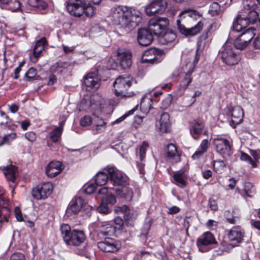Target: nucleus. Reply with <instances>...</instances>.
<instances>
[{
	"label": "nucleus",
	"instance_id": "nucleus-1",
	"mask_svg": "<svg viewBox=\"0 0 260 260\" xmlns=\"http://www.w3.org/2000/svg\"><path fill=\"white\" fill-rule=\"evenodd\" d=\"M200 14L194 10L185 9L179 14L176 21L178 30L186 37L193 36L200 32L203 29V23L198 21L194 26L187 28L185 25L189 26L200 18Z\"/></svg>",
	"mask_w": 260,
	"mask_h": 260
},
{
	"label": "nucleus",
	"instance_id": "nucleus-2",
	"mask_svg": "<svg viewBox=\"0 0 260 260\" xmlns=\"http://www.w3.org/2000/svg\"><path fill=\"white\" fill-rule=\"evenodd\" d=\"M110 17L113 23L118 28L125 29L126 31L130 30L132 20L128 7L122 5L113 7L111 10Z\"/></svg>",
	"mask_w": 260,
	"mask_h": 260
},
{
	"label": "nucleus",
	"instance_id": "nucleus-3",
	"mask_svg": "<svg viewBox=\"0 0 260 260\" xmlns=\"http://www.w3.org/2000/svg\"><path fill=\"white\" fill-rule=\"evenodd\" d=\"M61 237L68 245L78 246L85 240L84 233L81 231L71 230L69 225L64 224L60 226Z\"/></svg>",
	"mask_w": 260,
	"mask_h": 260
},
{
	"label": "nucleus",
	"instance_id": "nucleus-4",
	"mask_svg": "<svg viewBox=\"0 0 260 260\" xmlns=\"http://www.w3.org/2000/svg\"><path fill=\"white\" fill-rule=\"evenodd\" d=\"M135 80L130 76H120L113 83L114 92L117 96L121 97H131L134 92L128 91L129 88L134 83Z\"/></svg>",
	"mask_w": 260,
	"mask_h": 260
},
{
	"label": "nucleus",
	"instance_id": "nucleus-5",
	"mask_svg": "<svg viewBox=\"0 0 260 260\" xmlns=\"http://www.w3.org/2000/svg\"><path fill=\"white\" fill-rule=\"evenodd\" d=\"M220 54L222 61L228 66H234L240 60V54L235 52L232 43L227 41L222 47Z\"/></svg>",
	"mask_w": 260,
	"mask_h": 260
},
{
	"label": "nucleus",
	"instance_id": "nucleus-6",
	"mask_svg": "<svg viewBox=\"0 0 260 260\" xmlns=\"http://www.w3.org/2000/svg\"><path fill=\"white\" fill-rule=\"evenodd\" d=\"M258 18L257 13L253 10L248 11L247 16L239 15L233 22V29L235 31H240L249 23H254Z\"/></svg>",
	"mask_w": 260,
	"mask_h": 260
},
{
	"label": "nucleus",
	"instance_id": "nucleus-7",
	"mask_svg": "<svg viewBox=\"0 0 260 260\" xmlns=\"http://www.w3.org/2000/svg\"><path fill=\"white\" fill-rule=\"evenodd\" d=\"M169 25V20L165 17L151 18L148 22V29L153 35L158 37L167 29Z\"/></svg>",
	"mask_w": 260,
	"mask_h": 260
},
{
	"label": "nucleus",
	"instance_id": "nucleus-8",
	"mask_svg": "<svg viewBox=\"0 0 260 260\" xmlns=\"http://www.w3.org/2000/svg\"><path fill=\"white\" fill-rule=\"evenodd\" d=\"M109 176L110 181L114 186H123L127 181V176L114 167H108L105 169Z\"/></svg>",
	"mask_w": 260,
	"mask_h": 260
},
{
	"label": "nucleus",
	"instance_id": "nucleus-9",
	"mask_svg": "<svg viewBox=\"0 0 260 260\" xmlns=\"http://www.w3.org/2000/svg\"><path fill=\"white\" fill-rule=\"evenodd\" d=\"M53 188L51 183H44L32 189V196L37 200L46 199L51 193Z\"/></svg>",
	"mask_w": 260,
	"mask_h": 260
},
{
	"label": "nucleus",
	"instance_id": "nucleus-10",
	"mask_svg": "<svg viewBox=\"0 0 260 260\" xmlns=\"http://www.w3.org/2000/svg\"><path fill=\"white\" fill-rule=\"evenodd\" d=\"M216 151L223 156H230L231 154V146L228 140L218 137L213 140Z\"/></svg>",
	"mask_w": 260,
	"mask_h": 260
},
{
	"label": "nucleus",
	"instance_id": "nucleus-11",
	"mask_svg": "<svg viewBox=\"0 0 260 260\" xmlns=\"http://www.w3.org/2000/svg\"><path fill=\"white\" fill-rule=\"evenodd\" d=\"M226 113L232 118L230 125L233 127H235L242 121L244 114L242 109L240 106L229 107L226 109Z\"/></svg>",
	"mask_w": 260,
	"mask_h": 260
},
{
	"label": "nucleus",
	"instance_id": "nucleus-12",
	"mask_svg": "<svg viewBox=\"0 0 260 260\" xmlns=\"http://www.w3.org/2000/svg\"><path fill=\"white\" fill-rule=\"evenodd\" d=\"M167 7L166 0H154L146 7V13L151 16L155 14H161Z\"/></svg>",
	"mask_w": 260,
	"mask_h": 260
},
{
	"label": "nucleus",
	"instance_id": "nucleus-13",
	"mask_svg": "<svg viewBox=\"0 0 260 260\" xmlns=\"http://www.w3.org/2000/svg\"><path fill=\"white\" fill-rule=\"evenodd\" d=\"M200 58V55L198 54V50L196 51V56L194 57L193 62L186 64L184 69V71H186L185 75L182 81L181 86L183 89H186L188 85L192 81V78L191 75L193 71V69L198 62Z\"/></svg>",
	"mask_w": 260,
	"mask_h": 260
},
{
	"label": "nucleus",
	"instance_id": "nucleus-14",
	"mask_svg": "<svg viewBox=\"0 0 260 260\" xmlns=\"http://www.w3.org/2000/svg\"><path fill=\"white\" fill-rule=\"evenodd\" d=\"M101 77L96 71L87 74L84 77V85L87 90L96 89L100 86Z\"/></svg>",
	"mask_w": 260,
	"mask_h": 260
},
{
	"label": "nucleus",
	"instance_id": "nucleus-15",
	"mask_svg": "<svg viewBox=\"0 0 260 260\" xmlns=\"http://www.w3.org/2000/svg\"><path fill=\"white\" fill-rule=\"evenodd\" d=\"M84 0H70L67 6L68 12L76 17H80L84 13Z\"/></svg>",
	"mask_w": 260,
	"mask_h": 260
},
{
	"label": "nucleus",
	"instance_id": "nucleus-16",
	"mask_svg": "<svg viewBox=\"0 0 260 260\" xmlns=\"http://www.w3.org/2000/svg\"><path fill=\"white\" fill-rule=\"evenodd\" d=\"M217 242L214 235L210 232H206L197 239V244L199 250L204 252L205 248L209 245L216 244Z\"/></svg>",
	"mask_w": 260,
	"mask_h": 260
},
{
	"label": "nucleus",
	"instance_id": "nucleus-17",
	"mask_svg": "<svg viewBox=\"0 0 260 260\" xmlns=\"http://www.w3.org/2000/svg\"><path fill=\"white\" fill-rule=\"evenodd\" d=\"M98 247L105 252H114L120 247L119 243L115 239L107 237L104 241L98 243Z\"/></svg>",
	"mask_w": 260,
	"mask_h": 260
},
{
	"label": "nucleus",
	"instance_id": "nucleus-18",
	"mask_svg": "<svg viewBox=\"0 0 260 260\" xmlns=\"http://www.w3.org/2000/svg\"><path fill=\"white\" fill-rule=\"evenodd\" d=\"M161 60V55L155 48H150L145 51L142 57L143 63H156Z\"/></svg>",
	"mask_w": 260,
	"mask_h": 260
},
{
	"label": "nucleus",
	"instance_id": "nucleus-19",
	"mask_svg": "<svg viewBox=\"0 0 260 260\" xmlns=\"http://www.w3.org/2000/svg\"><path fill=\"white\" fill-rule=\"evenodd\" d=\"M137 39L140 45L147 46L152 42L153 35L148 28H141L138 32Z\"/></svg>",
	"mask_w": 260,
	"mask_h": 260
},
{
	"label": "nucleus",
	"instance_id": "nucleus-20",
	"mask_svg": "<svg viewBox=\"0 0 260 260\" xmlns=\"http://www.w3.org/2000/svg\"><path fill=\"white\" fill-rule=\"evenodd\" d=\"M84 205L85 206V202L82 198H75L70 203L66 211L67 214L68 215L75 214L79 212Z\"/></svg>",
	"mask_w": 260,
	"mask_h": 260
},
{
	"label": "nucleus",
	"instance_id": "nucleus-21",
	"mask_svg": "<svg viewBox=\"0 0 260 260\" xmlns=\"http://www.w3.org/2000/svg\"><path fill=\"white\" fill-rule=\"evenodd\" d=\"M62 169L61 162L51 161L46 166L45 172L48 177L52 178L57 175Z\"/></svg>",
	"mask_w": 260,
	"mask_h": 260
},
{
	"label": "nucleus",
	"instance_id": "nucleus-22",
	"mask_svg": "<svg viewBox=\"0 0 260 260\" xmlns=\"http://www.w3.org/2000/svg\"><path fill=\"white\" fill-rule=\"evenodd\" d=\"M159 131L162 133H168L170 129V116L168 113H162L159 121L156 123Z\"/></svg>",
	"mask_w": 260,
	"mask_h": 260
},
{
	"label": "nucleus",
	"instance_id": "nucleus-23",
	"mask_svg": "<svg viewBox=\"0 0 260 260\" xmlns=\"http://www.w3.org/2000/svg\"><path fill=\"white\" fill-rule=\"evenodd\" d=\"M117 59L123 69L129 68L132 64V54L130 52H122L117 53Z\"/></svg>",
	"mask_w": 260,
	"mask_h": 260
},
{
	"label": "nucleus",
	"instance_id": "nucleus-24",
	"mask_svg": "<svg viewBox=\"0 0 260 260\" xmlns=\"http://www.w3.org/2000/svg\"><path fill=\"white\" fill-rule=\"evenodd\" d=\"M92 132L95 134L102 133L106 130L107 123L105 121L99 117L92 119Z\"/></svg>",
	"mask_w": 260,
	"mask_h": 260
},
{
	"label": "nucleus",
	"instance_id": "nucleus-25",
	"mask_svg": "<svg viewBox=\"0 0 260 260\" xmlns=\"http://www.w3.org/2000/svg\"><path fill=\"white\" fill-rule=\"evenodd\" d=\"M205 125L200 121L194 120L191 125L190 132L194 139H197L198 136L202 134Z\"/></svg>",
	"mask_w": 260,
	"mask_h": 260
},
{
	"label": "nucleus",
	"instance_id": "nucleus-26",
	"mask_svg": "<svg viewBox=\"0 0 260 260\" xmlns=\"http://www.w3.org/2000/svg\"><path fill=\"white\" fill-rule=\"evenodd\" d=\"M167 157L168 159L172 162H176L179 161V155L177 152L176 147L174 144H170L168 145Z\"/></svg>",
	"mask_w": 260,
	"mask_h": 260
},
{
	"label": "nucleus",
	"instance_id": "nucleus-27",
	"mask_svg": "<svg viewBox=\"0 0 260 260\" xmlns=\"http://www.w3.org/2000/svg\"><path fill=\"white\" fill-rule=\"evenodd\" d=\"M149 94H145L142 98L140 103L141 110L145 113L149 112L152 108V100L149 97Z\"/></svg>",
	"mask_w": 260,
	"mask_h": 260
},
{
	"label": "nucleus",
	"instance_id": "nucleus-28",
	"mask_svg": "<svg viewBox=\"0 0 260 260\" xmlns=\"http://www.w3.org/2000/svg\"><path fill=\"white\" fill-rule=\"evenodd\" d=\"M3 170L7 180L14 182L17 174V168L13 165H10L4 167Z\"/></svg>",
	"mask_w": 260,
	"mask_h": 260
},
{
	"label": "nucleus",
	"instance_id": "nucleus-29",
	"mask_svg": "<svg viewBox=\"0 0 260 260\" xmlns=\"http://www.w3.org/2000/svg\"><path fill=\"white\" fill-rule=\"evenodd\" d=\"M244 232L237 228H233L229 233L228 237L231 241L240 243L243 238Z\"/></svg>",
	"mask_w": 260,
	"mask_h": 260
},
{
	"label": "nucleus",
	"instance_id": "nucleus-30",
	"mask_svg": "<svg viewBox=\"0 0 260 260\" xmlns=\"http://www.w3.org/2000/svg\"><path fill=\"white\" fill-rule=\"evenodd\" d=\"M117 196L121 198H124L127 201H131L133 197V191L132 189L123 187L121 189H117L115 190Z\"/></svg>",
	"mask_w": 260,
	"mask_h": 260
},
{
	"label": "nucleus",
	"instance_id": "nucleus-31",
	"mask_svg": "<svg viewBox=\"0 0 260 260\" xmlns=\"http://www.w3.org/2000/svg\"><path fill=\"white\" fill-rule=\"evenodd\" d=\"M209 148V141L208 139H204L202 141L198 149L192 155L193 159H198L207 152Z\"/></svg>",
	"mask_w": 260,
	"mask_h": 260
},
{
	"label": "nucleus",
	"instance_id": "nucleus-32",
	"mask_svg": "<svg viewBox=\"0 0 260 260\" xmlns=\"http://www.w3.org/2000/svg\"><path fill=\"white\" fill-rule=\"evenodd\" d=\"M69 64L66 62H59L55 63L51 67L52 72L56 74H62L66 72Z\"/></svg>",
	"mask_w": 260,
	"mask_h": 260
},
{
	"label": "nucleus",
	"instance_id": "nucleus-33",
	"mask_svg": "<svg viewBox=\"0 0 260 260\" xmlns=\"http://www.w3.org/2000/svg\"><path fill=\"white\" fill-rule=\"evenodd\" d=\"M108 174L107 172L106 173L104 172H98L94 177L96 184L100 186L105 185L109 178V175Z\"/></svg>",
	"mask_w": 260,
	"mask_h": 260
},
{
	"label": "nucleus",
	"instance_id": "nucleus-34",
	"mask_svg": "<svg viewBox=\"0 0 260 260\" xmlns=\"http://www.w3.org/2000/svg\"><path fill=\"white\" fill-rule=\"evenodd\" d=\"M159 37L163 40L162 41L163 43L167 44L174 41L176 38V35L172 31L166 29Z\"/></svg>",
	"mask_w": 260,
	"mask_h": 260
},
{
	"label": "nucleus",
	"instance_id": "nucleus-35",
	"mask_svg": "<svg viewBox=\"0 0 260 260\" xmlns=\"http://www.w3.org/2000/svg\"><path fill=\"white\" fill-rule=\"evenodd\" d=\"M255 29L252 27L249 28L243 32L239 36L249 44L255 35Z\"/></svg>",
	"mask_w": 260,
	"mask_h": 260
},
{
	"label": "nucleus",
	"instance_id": "nucleus-36",
	"mask_svg": "<svg viewBox=\"0 0 260 260\" xmlns=\"http://www.w3.org/2000/svg\"><path fill=\"white\" fill-rule=\"evenodd\" d=\"M186 175L184 172H176L174 174V180L175 183L180 186H184L186 184Z\"/></svg>",
	"mask_w": 260,
	"mask_h": 260
},
{
	"label": "nucleus",
	"instance_id": "nucleus-37",
	"mask_svg": "<svg viewBox=\"0 0 260 260\" xmlns=\"http://www.w3.org/2000/svg\"><path fill=\"white\" fill-rule=\"evenodd\" d=\"M94 100V96L87 97L83 99L80 103V110H88L92 106V101Z\"/></svg>",
	"mask_w": 260,
	"mask_h": 260
},
{
	"label": "nucleus",
	"instance_id": "nucleus-38",
	"mask_svg": "<svg viewBox=\"0 0 260 260\" xmlns=\"http://www.w3.org/2000/svg\"><path fill=\"white\" fill-rule=\"evenodd\" d=\"M114 212L116 213H122L124 214V218L125 220H128L131 217L129 215V210L127 206L123 205L122 206H116L114 208Z\"/></svg>",
	"mask_w": 260,
	"mask_h": 260
},
{
	"label": "nucleus",
	"instance_id": "nucleus-39",
	"mask_svg": "<svg viewBox=\"0 0 260 260\" xmlns=\"http://www.w3.org/2000/svg\"><path fill=\"white\" fill-rule=\"evenodd\" d=\"M248 45L249 43L246 41H245L240 36H238L235 40L234 47L239 50H243L246 48Z\"/></svg>",
	"mask_w": 260,
	"mask_h": 260
},
{
	"label": "nucleus",
	"instance_id": "nucleus-40",
	"mask_svg": "<svg viewBox=\"0 0 260 260\" xmlns=\"http://www.w3.org/2000/svg\"><path fill=\"white\" fill-rule=\"evenodd\" d=\"M115 228L110 224L103 226L101 230V234L103 236H111L115 232Z\"/></svg>",
	"mask_w": 260,
	"mask_h": 260
},
{
	"label": "nucleus",
	"instance_id": "nucleus-41",
	"mask_svg": "<svg viewBox=\"0 0 260 260\" xmlns=\"http://www.w3.org/2000/svg\"><path fill=\"white\" fill-rule=\"evenodd\" d=\"M28 4L32 7L44 9L47 7V4L42 0H28Z\"/></svg>",
	"mask_w": 260,
	"mask_h": 260
},
{
	"label": "nucleus",
	"instance_id": "nucleus-42",
	"mask_svg": "<svg viewBox=\"0 0 260 260\" xmlns=\"http://www.w3.org/2000/svg\"><path fill=\"white\" fill-rule=\"evenodd\" d=\"M62 131L60 128L55 127L50 133V138L53 142H57L61 137Z\"/></svg>",
	"mask_w": 260,
	"mask_h": 260
},
{
	"label": "nucleus",
	"instance_id": "nucleus-43",
	"mask_svg": "<svg viewBox=\"0 0 260 260\" xmlns=\"http://www.w3.org/2000/svg\"><path fill=\"white\" fill-rule=\"evenodd\" d=\"M240 159L242 161H246L250 164L252 168H256L257 167V162L253 159L249 155L246 153L242 152L241 153Z\"/></svg>",
	"mask_w": 260,
	"mask_h": 260
},
{
	"label": "nucleus",
	"instance_id": "nucleus-44",
	"mask_svg": "<svg viewBox=\"0 0 260 260\" xmlns=\"http://www.w3.org/2000/svg\"><path fill=\"white\" fill-rule=\"evenodd\" d=\"M243 190L245 196L252 197L254 193V189L252 183L246 182L244 184Z\"/></svg>",
	"mask_w": 260,
	"mask_h": 260
},
{
	"label": "nucleus",
	"instance_id": "nucleus-45",
	"mask_svg": "<svg viewBox=\"0 0 260 260\" xmlns=\"http://www.w3.org/2000/svg\"><path fill=\"white\" fill-rule=\"evenodd\" d=\"M10 211L7 207H3L0 209V222H3L8 221V218L10 216Z\"/></svg>",
	"mask_w": 260,
	"mask_h": 260
},
{
	"label": "nucleus",
	"instance_id": "nucleus-46",
	"mask_svg": "<svg viewBox=\"0 0 260 260\" xmlns=\"http://www.w3.org/2000/svg\"><path fill=\"white\" fill-rule=\"evenodd\" d=\"M7 6L8 7V8L13 12L17 11L19 10L22 11L21 9V4L17 0H11Z\"/></svg>",
	"mask_w": 260,
	"mask_h": 260
},
{
	"label": "nucleus",
	"instance_id": "nucleus-47",
	"mask_svg": "<svg viewBox=\"0 0 260 260\" xmlns=\"http://www.w3.org/2000/svg\"><path fill=\"white\" fill-rule=\"evenodd\" d=\"M84 13L87 16H92L95 13V9L94 7L92 6L90 4H86L85 0H84Z\"/></svg>",
	"mask_w": 260,
	"mask_h": 260
},
{
	"label": "nucleus",
	"instance_id": "nucleus-48",
	"mask_svg": "<svg viewBox=\"0 0 260 260\" xmlns=\"http://www.w3.org/2000/svg\"><path fill=\"white\" fill-rule=\"evenodd\" d=\"M148 146V143L147 142H143L140 146L139 150V154L140 160L142 161L144 160Z\"/></svg>",
	"mask_w": 260,
	"mask_h": 260
},
{
	"label": "nucleus",
	"instance_id": "nucleus-49",
	"mask_svg": "<svg viewBox=\"0 0 260 260\" xmlns=\"http://www.w3.org/2000/svg\"><path fill=\"white\" fill-rule=\"evenodd\" d=\"M214 169L218 173H221L225 169V164L222 160H216L214 163Z\"/></svg>",
	"mask_w": 260,
	"mask_h": 260
},
{
	"label": "nucleus",
	"instance_id": "nucleus-50",
	"mask_svg": "<svg viewBox=\"0 0 260 260\" xmlns=\"http://www.w3.org/2000/svg\"><path fill=\"white\" fill-rule=\"evenodd\" d=\"M220 6L217 3H212L209 7V13L212 16H215L218 14L220 10Z\"/></svg>",
	"mask_w": 260,
	"mask_h": 260
},
{
	"label": "nucleus",
	"instance_id": "nucleus-51",
	"mask_svg": "<svg viewBox=\"0 0 260 260\" xmlns=\"http://www.w3.org/2000/svg\"><path fill=\"white\" fill-rule=\"evenodd\" d=\"M98 211L100 213L103 214H108L110 212V210L109 209L107 204L104 202V199L102 200V203L98 208Z\"/></svg>",
	"mask_w": 260,
	"mask_h": 260
},
{
	"label": "nucleus",
	"instance_id": "nucleus-52",
	"mask_svg": "<svg viewBox=\"0 0 260 260\" xmlns=\"http://www.w3.org/2000/svg\"><path fill=\"white\" fill-rule=\"evenodd\" d=\"M16 137V134L14 133H12L8 135H5L3 138V141L0 143V146H2L3 144L9 143L11 142L13 140L15 139Z\"/></svg>",
	"mask_w": 260,
	"mask_h": 260
},
{
	"label": "nucleus",
	"instance_id": "nucleus-53",
	"mask_svg": "<svg viewBox=\"0 0 260 260\" xmlns=\"http://www.w3.org/2000/svg\"><path fill=\"white\" fill-rule=\"evenodd\" d=\"M104 199V202L107 204H114L116 203V200L115 197L112 193L108 194L105 197L102 198V200Z\"/></svg>",
	"mask_w": 260,
	"mask_h": 260
},
{
	"label": "nucleus",
	"instance_id": "nucleus-54",
	"mask_svg": "<svg viewBox=\"0 0 260 260\" xmlns=\"http://www.w3.org/2000/svg\"><path fill=\"white\" fill-rule=\"evenodd\" d=\"M46 43V39L45 38H42L36 42L34 48L37 49L40 51H43L44 49V46Z\"/></svg>",
	"mask_w": 260,
	"mask_h": 260
},
{
	"label": "nucleus",
	"instance_id": "nucleus-55",
	"mask_svg": "<svg viewBox=\"0 0 260 260\" xmlns=\"http://www.w3.org/2000/svg\"><path fill=\"white\" fill-rule=\"evenodd\" d=\"M37 75V70L33 68H30L28 71L25 73V77L30 80L35 78Z\"/></svg>",
	"mask_w": 260,
	"mask_h": 260
},
{
	"label": "nucleus",
	"instance_id": "nucleus-56",
	"mask_svg": "<svg viewBox=\"0 0 260 260\" xmlns=\"http://www.w3.org/2000/svg\"><path fill=\"white\" fill-rule=\"evenodd\" d=\"M135 110L134 109H133L130 111H129L127 113H125V114H124L123 115H122L119 118L117 119L115 121H113L112 124H114L116 123H118L119 122H121V121H123L126 118V117H127L128 115L133 114L134 112L135 111Z\"/></svg>",
	"mask_w": 260,
	"mask_h": 260
},
{
	"label": "nucleus",
	"instance_id": "nucleus-57",
	"mask_svg": "<svg viewBox=\"0 0 260 260\" xmlns=\"http://www.w3.org/2000/svg\"><path fill=\"white\" fill-rule=\"evenodd\" d=\"M91 122H92V120L90 117L86 116L81 119L80 124L83 126H87L89 125Z\"/></svg>",
	"mask_w": 260,
	"mask_h": 260
},
{
	"label": "nucleus",
	"instance_id": "nucleus-58",
	"mask_svg": "<svg viewBox=\"0 0 260 260\" xmlns=\"http://www.w3.org/2000/svg\"><path fill=\"white\" fill-rule=\"evenodd\" d=\"M10 260H25V258L23 254L20 252H16L11 255Z\"/></svg>",
	"mask_w": 260,
	"mask_h": 260
},
{
	"label": "nucleus",
	"instance_id": "nucleus-59",
	"mask_svg": "<svg viewBox=\"0 0 260 260\" xmlns=\"http://www.w3.org/2000/svg\"><path fill=\"white\" fill-rule=\"evenodd\" d=\"M42 51L34 48L33 50V54L30 56L31 59L32 61L36 62L38 60V58L40 56Z\"/></svg>",
	"mask_w": 260,
	"mask_h": 260
},
{
	"label": "nucleus",
	"instance_id": "nucleus-60",
	"mask_svg": "<svg viewBox=\"0 0 260 260\" xmlns=\"http://www.w3.org/2000/svg\"><path fill=\"white\" fill-rule=\"evenodd\" d=\"M243 4L245 10H247V11L252 10L251 7L252 6V2L251 0H244Z\"/></svg>",
	"mask_w": 260,
	"mask_h": 260
},
{
	"label": "nucleus",
	"instance_id": "nucleus-61",
	"mask_svg": "<svg viewBox=\"0 0 260 260\" xmlns=\"http://www.w3.org/2000/svg\"><path fill=\"white\" fill-rule=\"evenodd\" d=\"M25 137L29 141L33 142L36 139V136L33 132H29L25 134Z\"/></svg>",
	"mask_w": 260,
	"mask_h": 260
},
{
	"label": "nucleus",
	"instance_id": "nucleus-62",
	"mask_svg": "<svg viewBox=\"0 0 260 260\" xmlns=\"http://www.w3.org/2000/svg\"><path fill=\"white\" fill-rule=\"evenodd\" d=\"M15 215L18 221H21L23 220V217L21 212L20 208L18 207H16L15 208Z\"/></svg>",
	"mask_w": 260,
	"mask_h": 260
},
{
	"label": "nucleus",
	"instance_id": "nucleus-63",
	"mask_svg": "<svg viewBox=\"0 0 260 260\" xmlns=\"http://www.w3.org/2000/svg\"><path fill=\"white\" fill-rule=\"evenodd\" d=\"M150 254L147 252H142L139 256L138 260H150L149 257Z\"/></svg>",
	"mask_w": 260,
	"mask_h": 260
},
{
	"label": "nucleus",
	"instance_id": "nucleus-64",
	"mask_svg": "<svg viewBox=\"0 0 260 260\" xmlns=\"http://www.w3.org/2000/svg\"><path fill=\"white\" fill-rule=\"evenodd\" d=\"M253 46L255 49H260V35H258L254 39Z\"/></svg>",
	"mask_w": 260,
	"mask_h": 260
}]
</instances>
